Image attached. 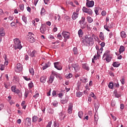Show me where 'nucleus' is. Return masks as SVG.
<instances>
[{
    "mask_svg": "<svg viewBox=\"0 0 127 127\" xmlns=\"http://www.w3.org/2000/svg\"><path fill=\"white\" fill-rule=\"evenodd\" d=\"M83 44L85 46H93L94 45V39L90 37L89 35H86L83 39Z\"/></svg>",
    "mask_w": 127,
    "mask_h": 127,
    "instance_id": "f257e3e1",
    "label": "nucleus"
},
{
    "mask_svg": "<svg viewBox=\"0 0 127 127\" xmlns=\"http://www.w3.org/2000/svg\"><path fill=\"white\" fill-rule=\"evenodd\" d=\"M14 45L13 46L15 50L16 49H21L22 48V46H21V42L19 40L18 38H15L14 39Z\"/></svg>",
    "mask_w": 127,
    "mask_h": 127,
    "instance_id": "f03ea898",
    "label": "nucleus"
},
{
    "mask_svg": "<svg viewBox=\"0 0 127 127\" xmlns=\"http://www.w3.org/2000/svg\"><path fill=\"white\" fill-rule=\"evenodd\" d=\"M28 33H29V35H28V40L31 43H33V42L35 41V39H34V38L33 37V36H34V34H33L32 32H29Z\"/></svg>",
    "mask_w": 127,
    "mask_h": 127,
    "instance_id": "7ed1b4c3",
    "label": "nucleus"
},
{
    "mask_svg": "<svg viewBox=\"0 0 127 127\" xmlns=\"http://www.w3.org/2000/svg\"><path fill=\"white\" fill-rule=\"evenodd\" d=\"M82 11L87 13L89 15H93V10L90 8H87L86 7H83L82 8Z\"/></svg>",
    "mask_w": 127,
    "mask_h": 127,
    "instance_id": "20e7f679",
    "label": "nucleus"
},
{
    "mask_svg": "<svg viewBox=\"0 0 127 127\" xmlns=\"http://www.w3.org/2000/svg\"><path fill=\"white\" fill-rule=\"evenodd\" d=\"M22 70V64H17L16 66L15 67V71L17 73L18 72H20V71Z\"/></svg>",
    "mask_w": 127,
    "mask_h": 127,
    "instance_id": "39448f33",
    "label": "nucleus"
},
{
    "mask_svg": "<svg viewBox=\"0 0 127 127\" xmlns=\"http://www.w3.org/2000/svg\"><path fill=\"white\" fill-rule=\"evenodd\" d=\"M54 67L56 68V69H57V70H62V66L60 65V62H56L54 63Z\"/></svg>",
    "mask_w": 127,
    "mask_h": 127,
    "instance_id": "423d86ee",
    "label": "nucleus"
},
{
    "mask_svg": "<svg viewBox=\"0 0 127 127\" xmlns=\"http://www.w3.org/2000/svg\"><path fill=\"white\" fill-rule=\"evenodd\" d=\"M26 127H29L31 126V119L28 118L26 119V121L25 123Z\"/></svg>",
    "mask_w": 127,
    "mask_h": 127,
    "instance_id": "0eeeda50",
    "label": "nucleus"
},
{
    "mask_svg": "<svg viewBox=\"0 0 127 127\" xmlns=\"http://www.w3.org/2000/svg\"><path fill=\"white\" fill-rule=\"evenodd\" d=\"M94 2L93 0L91 1H87L86 6L87 7H93L94 6Z\"/></svg>",
    "mask_w": 127,
    "mask_h": 127,
    "instance_id": "6e6552de",
    "label": "nucleus"
},
{
    "mask_svg": "<svg viewBox=\"0 0 127 127\" xmlns=\"http://www.w3.org/2000/svg\"><path fill=\"white\" fill-rule=\"evenodd\" d=\"M62 35L64 36V39H69V32L63 31L62 33Z\"/></svg>",
    "mask_w": 127,
    "mask_h": 127,
    "instance_id": "1a4fd4ad",
    "label": "nucleus"
},
{
    "mask_svg": "<svg viewBox=\"0 0 127 127\" xmlns=\"http://www.w3.org/2000/svg\"><path fill=\"white\" fill-rule=\"evenodd\" d=\"M72 68H74L75 72H78L80 70V66L77 64H72Z\"/></svg>",
    "mask_w": 127,
    "mask_h": 127,
    "instance_id": "9d476101",
    "label": "nucleus"
},
{
    "mask_svg": "<svg viewBox=\"0 0 127 127\" xmlns=\"http://www.w3.org/2000/svg\"><path fill=\"white\" fill-rule=\"evenodd\" d=\"M114 95H115V98H121L122 94L121 93H118V90L115 89L114 91Z\"/></svg>",
    "mask_w": 127,
    "mask_h": 127,
    "instance_id": "9b49d317",
    "label": "nucleus"
},
{
    "mask_svg": "<svg viewBox=\"0 0 127 127\" xmlns=\"http://www.w3.org/2000/svg\"><path fill=\"white\" fill-rule=\"evenodd\" d=\"M5 35V32L4 31V28L1 27L0 28V36L3 37Z\"/></svg>",
    "mask_w": 127,
    "mask_h": 127,
    "instance_id": "f8f14e48",
    "label": "nucleus"
},
{
    "mask_svg": "<svg viewBox=\"0 0 127 127\" xmlns=\"http://www.w3.org/2000/svg\"><path fill=\"white\" fill-rule=\"evenodd\" d=\"M68 101H69V97H68V96H66L64 99L61 101V104H67V103H68Z\"/></svg>",
    "mask_w": 127,
    "mask_h": 127,
    "instance_id": "ddd939ff",
    "label": "nucleus"
},
{
    "mask_svg": "<svg viewBox=\"0 0 127 127\" xmlns=\"http://www.w3.org/2000/svg\"><path fill=\"white\" fill-rule=\"evenodd\" d=\"M40 32H41L42 34H44L46 31V28L43 26H42L40 28Z\"/></svg>",
    "mask_w": 127,
    "mask_h": 127,
    "instance_id": "4468645a",
    "label": "nucleus"
},
{
    "mask_svg": "<svg viewBox=\"0 0 127 127\" xmlns=\"http://www.w3.org/2000/svg\"><path fill=\"white\" fill-rule=\"evenodd\" d=\"M78 14H79L78 13H76V12H74L73 13V14L72 15V18L73 20H75V19H76V18H78Z\"/></svg>",
    "mask_w": 127,
    "mask_h": 127,
    "instance_id": "2eb2a0df",
    "label": "nucleus"
},
{
    "mask_svg": "<svg viewBox=\"0 0 127 127\" xmlns=\"http://www.w3.org/2000/svg\"><path fill=\"white\" fill-rule=\"evenodd\" d=\"M47 78V77L43 76L40 78V80L41 82V83H45L46 82V79Z\"/></svg>",
    "mask_w": 127,
    "mask_h": 127,
    "instance_id": "dca6fc26",
    "label": "nucleus"
},
{
    "mask_svg": "<svg viewBox=\"0 0 127 127\" xmlns=\"http://www.w3.org/2000/svg\"><path fill=\"white\" fill-rule=\"evenodd\" d=\"M105 57L106 58L104 59H103L104 60H106L107 62H108V63L111 61L112 57H110V55L109 56H105Z\"/></svg>",
    "mask_w": 127,
    "mask_h": 127,
    "instance_id": "f3484780",
    "label": "nucleus"
},
{
    "mask_svg": "<svg viewBox=\"0 0 127 127\" xmlns=\"http://www.w3.org/2000/svg\"><path fill=\"white\" fill-rule=\"evenodd\" d=\"M80 81L82 83H87V82H88V78L83 77L82 78L80 79Z\"/></svg>",
    "mask_w": 127,
    "mask_h": 127,
    "instance_id": "a211bd4d",
    "label": "nucleus"
},
{
    "mask_svg": "<svg viewBox=\"0 0 127 127\" xmlns=\"http://www.w3.org/2000/svg\"><path fill=\"white\" fill-rule=\"evenodd\" d=\"M53 81H54V76H51L50 77V78L49 79L48 83H49L50 84H52Z\"/></svg>",
    "mask_w": 127,
    "mask_h": 127,
    "instance_id": "6ab92c4d",
    "label": "nucleus"
},
{
    "mask_svg": "<svg viewBox=\"0 0 127 127\" xmlns=\"http://www.w3.org/2000/svg\"><path fill=\"white\" fill-rule=\"evenodd\" d=\"M82 67L83 69L89 71V66H88V64H82Z\"/></svg>",
    "mask_w": 127,
    "mask_h": 127,
    "instance_id": "aec40b11",
    "label": "nucleus"
},
{
    "mask_svg": "<svg viewBox=\"0 0 127 127\" xmlns=\"http://www.w3.org/2000/svg\"><path fill=\"white\" fill-rule=\"evenodd\" d=\"M99 37L101 40H104V39H105V36L104 35V34L103 33V32H101L100 33Z\"/></svg>",
    "mask_w": 127,
    "mask_h": 127,
    "instance_id": "412c9836",
    "label": "nucleus"
},
{
    "mask_svg": "<svg viewBox=\"0 0 127 127\" xmlns=\"http://www.w3.org/2000/svg\"><path fill=\"white\" fill-rule=\"evenodd\" d=\"M94 107L95 108V110H98L100 107V103L98 102H95L94 103Z\"/></svg>",
    "mask_w": 127,
    "mask_h": 127,
    "instance_id": "4be33fe9",
    "label": "nucleus"
},
{
    "mask_svg": "<svg viewBox=\"0 0 127 127\" xmlns=\"http://www.w3.org/2000/svg\"><path fill=\"white\" fill-rule=\"evenodd\" d=\"M121 37L122 38H126L127 35L126 34V32H125V31H122L121 32Z\"/></svg>",
    "mask_w": 127,
    "mask_h": 127,
    "instance_id": "5701e85b",
    "label": "nucleus"
},
{
    "mask_svg": "<svg viewBox=\"0 0 127 127\" xmlns=\"http://www.w3.org/2000/svg\"><path fill=\"white\" fill-rule=\"evenodd\" d=\"M120 65H121V64L119 63H118L117 62H114L113 64V67H119V66H120Z\"/></svg>",
    "mask_w": 127,
    "mask_h": 127,
    "instance_id": "b1692460",
    "label": "nucleus"
},
{
    "mask_svg": "<svg viewBox=\"0 0 127 127\" xmlns=\"http://www.w3.org/2000/svg\"><path fill=\"white\" fill-rule=\"evenodd\" d=\"M109 53H110V51L107 50V51L105 52V53H104V54L103 55V59H104V58H105V57H106V56H109L110 54H109Z\"/></svg>",
    "mask_w": 127,
    "mask_h": 127,
    "instance_id": "393cba45",
    "label": "nucleus"
},
{
    "mask_svg": "<svg viewBox=\"0 0 127 127\" xmlns=\"http://www.w3.org/2000/svg\"><path fill=\"white\" fill-rule=\"evenodd\" d=\"M85 17L83 16L81 17V19L79 21V24H83L84 22H85Z\"/></svg>",
    "mask_w": 127,
    "mask_h": 127,
    "instance_id": "a878e982",
    "label": "nucleus"
},
{
    "mask_svg": "<svg viewBox=\"0 0 127 127\" xmlns=\"http://www.w3.org/2000/svg\"><path fill=\"white\" fill-rule=\"evenodd\" d=\"M125 51V47L124 46H120V49H119V52L120 53H122Z\"/></svg>",
    "mask_w": 127,
    "mask_h": 127,
    "instance_id": "bb28decb",
    "label": "nucleus"
},
{
    "mask_svg": "<svg viewBox=\"0 0 127 127\" xmlns=\"http://www.w3.org/2000/svg\"><path fill=\"white\" fill-rule=\"evenodd\" d=\"M37 120H38V118L36 116H34L32 118V122L33 123H36L37 122Z\"/></svg>",
    "mask_w": 127,
    "mask_h": 127,
    "instance_id": "cd10ccee",
    "label": "nucleus"
},
{
    "mask_svg": "<svg viewBox=\"0 0 127 127\" xmlns=\"http://www.w3.org/2000/svg\"><path fill=\"white\" fill-rule=\"evenodd\" d=\"M83 34V31L82 30V29H79L78 32V34L79 37H82Z\"/></svg>",
    "mask_w": 127,
    "mask_h": 127,
    "instance_id": "c85d7f7f",
    "label": "nucleus"
},
{
    "mask_svg": "<svg viewBox=\"0 0 127 127\" xmlns=\"http://www.w3.org/2000/svg\"><path fill=\"white\" fill-rule=\"evenodd\" d=\"M72 77H73V74H72L71 73H69L68 74H66L65 75L66 79H70V78H72Z\"/></svg>",
    "mask_w": 127,
    "mask_h": 127,
    "instance_id": "c756f323",
    "label": "nucleus"
},
{
    "mask_svg": "<svg viewBox=\"0 0 127 127\" xmlns=\"http://www.w3.org/2000/svg\"><path fill=\"white\" fill-rule=\"evenodd\" d=\"M108 87L110 89H113L114 88V83L113 82H111L108 84Z\"/></svg>",
    "mask_w": 127,
    "mask_h": 127,
    "instance_id": "7c9ffc66",
    "label": "nucleus"
},
{
    "mask_svg": "<svg viewBox=\"0 0 127 127\" xmlns=\"http://www.w3.org/2000/svg\"><path fill=\"white\" fill-rule=\"evenodd\" d=\"M87 20L89 22V23H91V22H93V19L90 16H88L87 17Z\"/></svg>",
    "mask_w": 127,
    "mask_h": 127,
    "instance_id": "2f4dec72",
    "label": "nucleus"
},
{
    "mask_svg": "<svg viewBox=\"0 0 127 127\" xmlns=\"http://www.w3.org/2000/svg\"><path fill=\"white\" fill-rule=\"evenodd\" d=\"M35 54H36V51H33L30 54L31 57H35Z\"/></svg>",
    "mask_w": 127,
    "mask_h": 127,
    "instance_id": "473e14b6",
    "label": "nucleus"
},
{
    "mask_svg": "<svg viewBox=\"0 0 127 127\" xmlns=\"http://www.w3.org/2000/svg\"><path fill=\"white\" fill-rule=\"evenodd\" d=\"M82 95H83V93L81 92H76V96L78 97V98H80V97H82Z\"/></svg>",
    "mask_w": 127,
    "mask_h": 127,
    "instance_id": "72a5a7b5",
    "label": "nucleus"
},
{
    "mask_svg": "<svg viewBox=\"0 0 127 127\" xmlns=\"http://www.w3.org/2000/svg\"><path fill=\"white\" fill-rule=\"evenodd\" d=\"M53 127H59V123L56 121H55L54 122Z\"/></svg>",
    "mask_w": 127,
    "mask_h": 127,
    "instance_id": "f704fd0d",
    "label": "nucleus"
},
{
    "mask_svg": "<svg viewBox=\"0 0 127 127\" xmlns=\"http://www.w3.org/2000/svg\"><path fill=\"white\" fill-rule=\"evenodd\" d=\"M29 72L32 75V76L34 75V70L33 69V68H31L29 69Z\"/></svg>",
    "mask_w": 127,
    "mask_h": 127,
    "instance_id": "c9c22d12",
    "label": "nucleus"
},
{
    "mask_svg": "<svg viewBox=\"0 0 127 127\" xmlns=\"http://www.w3.org/2000/svg\"><path fill=\"white\" fill-rule=\"evenodd\" d=\"M78 117L79 118H80V119H82V117H83V112L82 111H79L78 112Z\"/></svg>",
    "mask_w": 127,
    "mask_h": 127,
    "instance_id": "e433bc0d",
    "label": "nucleus"
},
{
    "mask_svg": "<svg viewBox=\"0 0 127 127\" xmlns=\"http://www.w3.org/2000/svg\"><path fill=\"white\" fill-rule=\"evenodd\" d=\"M11 90L12 92H13L14 93L15 92V90H16V86H13L11 87Z\"/></svg>",
    "mask_w": 127,
    "mask_h": 127,
    "instance_id": "4c0bfd02",
    "label": "nucleus"
},
{
    "mask_svg": "<svg viewBox=\"0 0 127 127\" xmlns=\"http://www.w3.org/2000/svg\"><path fill=\"white\" fill-rule=\"evenodd\" d=\"M73 51L74 52V54H78V50H77V48H73Z\"/></svg>",
    "mask_w": 127,
    "mask_h": 127,
    "instance_id": "58836bf2",
    "label": "nucleus"
},
{
    "mask_svg": "<svg viewBox=\"0 0 127 127\" xmlns=\"http://www.w3.org/2000/svg\"><path fill=\"white\" fill-rule=\"evenodd\" d=\"M22 19L23 21H24V22H25V23H26V22H27V20L26 17L23 16L22 17Z\"/></svg>",
    "mask_w": 127,
    "mask_h": 127,
    "instance_id": "ea45409f",
    "label": "nucleus"
},
{
    "mask_svg": "<svg viewBox=\"0 0 127 127\" xmlns=\"http://www.w3.org/2000/svg\"><path fill=\"white\" fill-rule=\"evenodd\" d=\"M90 96L92 98H94V100H96L97 99V97H96V96H95V94H94V93H93V92L90 93Z\"/></svg>",
    "mask_w": 127,
    "mask_h": 127,
    "instance_id": "a19ab883",
    "label": "nucleus"
},
{
    "mask_svg": "<svg viewBox=\"0 0 127 127\" xmlns=\"http://www.w3.org/2000/svg\"><path fill=\"white\" fill-rule=\"evenodd\" d=\"M19 7L21 10H23L24 9V5L23 4H20Z\"/></svg>",
    "mask_w": 127,
    "mask_h": 127,
    "instance_id": "79ce46f5",
    "label": "nucleus"
},
{
    "mask_svg": "<svg viewBox=\"0 0 127 127\" xmlns=\"http://www.w3.org/2000/svg\"><path fill=\"white\" fill-rule=\"evenodd\" d=\"M45 13V9H44V8L43 7L41 10V14L42 15V14H44Z\"/></svg>",
    "mask_w": 127,
    "mask_h": 127,
    "instance_id": "37998d69",
    "label": "nucleus"
},
{
    "mask_svg": "<svg viewBox=\"0 0 127 127\" xmlns=\"http://www.w3.org/2000/svg\"><path fill=\"white\" fill-rule=\"evenodd\" d=\"M68 109L73 110V103H70L68 105Z\"/></svg>",
    "mask_w": 127,
    "mask_h": 127,
    "instance_id": "c03bdc74",
    "label": "nucleus"
},
{
    "mask_svg": "<svg viewBox=\"0 0 127 127\" xmlns=\"http://www.w3.org/2000/svg\"><path fill=\"white\" fill-rule=\"evenodd\" d=\"M28 87L30 89L32 88L33 87V83L30 82L28 84Z\"/></svg>",
    "mask_w": 127,
    "mask_h": 127,
    "instance_id": "a18cd8bd",
    "label": "nucleus"
},
{
    "mask_svg": "<svg viewBox=\"0 0 127 127\" xmlns=\"http://www.w3.org/2000/svg\"><path fill=\"white\" fill-rule=\"evenodd\" d=\"M94 11L96 15H98V14H99V10H98V8H97V7H95Z\"/></svg>",
    "mask_w": 127,
    "mask_h": 127,
    "instance_id": "49530a36",
    "label": "nucleus"
},
{
    "mask_svg": "<svg viewBox=\"0 0 127 127\" xmlns=\"http://www.w3.org/2000/svg\"><path fill=\"white\" fill-rule=\"evenodd\" d=\"M58 37L60 40H62V36L61 35V34H58Z\"/></svg>",
    "mask_w": 127,
    "mask_h": 127,
    "instance_id": "de8ad7c7",
    "label": "nucleus"
},
{
    "mask_svg": "<svg viewBox=\"0 0 127 127\" xmlns=\"http://www.w3.org/2000/svg\"><path fill=\"white\" fill-rule=\"evenodd\" d=\"M120 109L121 110H124V109H125V105H124V104H121L120 105Z\"/></svg>",
    "mask_w": 127,
    "mask_h": 127,
    "instance_id": "09e8293b",
    "label": "nucleus"
},
{
    "mask_svg": "<svg viewBox=\"0 0 127 127\" xmlns=\"http://www.w3.org/2000/svg\"><path fill=\"white\" fill-rule=\"evenodd\" d=\"M52 125V122H49L48 123V124H47L46 127H51V125Z\"/></svg>",
    "mask_w": 127,
    "mask_h": 127,
    "instance_id": "8fccbe9b",
    "label": "nucleus"
},
{
    "mask_svg": "<svg viewBox=\"0 0 127 127\" xmlns=\"http://www.w3.org/2000/svg\"><path fill=\"white\" fill-rule=\"evenodd\" d=\"M101 14L103 16H105V15L107 14V12H106L105 11H102L101 12Z\"/></svg>",
    "mask_w": 127,
    "mask_h": 127,
    "instance_id": "3c124183",
    "label": "nucleus"
},
{
    "mask_svg": "<svg viewBox=\"0 0 127 127\" xmlns=\"http://www.w3.org/2000/svg\"><path fill=\"white\" fill-rule=\"evenodd\" d=\"M0 69L1 71H3V70H4V66L2 64H1Z\"/></svg>",
    "mask_w": 127,
    "mask_h": 127,
    "instance_id": "603ef678",
    "label": "nucleus"
},
{
    "mask_svg": "<svg viewBox=\"0 0 127 127\" xmlns=\"http://www.w3.org/2000/svg\"><path fill=\"white\" fill-rule=\"evenodd\" d=\"M122 85H125V78H122L120 80Z\"/></svg>",
    "mask_w": 127,
    "mask_h": 127,
    "instance_id": "864d4df0",
    "label": "nucleus"
},
{
    "mask_svg": "<svg viewBox=\"0 0 127 127\" xmlns=\"http://www.w3.org/2000/svg\"><path fill=\"white\" fill-rule=\"evenodd\" d=\"M57 72L55 71H54V70H53L52 71V75H53L54 76H57V73H56Z\"/></svg>",
    "mask_w": 127,
    "mask_h": 127,
    "instance_id": "5fc2aeb1",
    "label": "nucleus"
},
{
    "mask_svg": "<svg viewBox=\"0 0 127 127\" xmlns=\"http://www.w3.org/2000/svg\"><path fill=\"white\" fill-rule=\"evenodd\" d=\"M111 106H112V107H115V106H116V102L112 101Z\"/></svg>",
    "mask_w": 127,
    "mask_h": 127,
    "instance_id": "6e6d98bb",
    "label": "nucleus"
},
{
    "mask_svg": "<svg viewBox=\"0 0 127 127\" xmlns=\"http://www.w3.org/2000/svg\"><path fill=\"white\" fill-rule=\"evenodd\" d=\"M20 92V90L18 89H16V90H15V92L14 93H15L16 94H19V93Z\"/></svg>",
    "mask_w": 127,
    "mask_h": 127,
    "instance_id": "4d7b16f0",
    "label": "nucleus"
},
{
    "mask_svg": "<svg viewBox=\"0 0 127 127\" xmlns=\"http://www.w3.org/2000/svg\"><path fill=\"white\" fill-rule=\"evenodd\" d=\"M23 78L25 79V80H26V81L30 80V78H28L27 76H24Z\"/></svg>",
    "mask_w": 127,
    "mask_h": 127,
    "instance_id": "13d9d810",
    "label": "nucleus"
},
{
    "mask_svg": "<svg viewBox=\"0 0 127 127\" xmlns=\"http://www.w3.org/2000/svg\"><path fill=\"white\" fill-rule=\"evenodd\" d=\"M50 65H51V63H50L49 62L46 64V66H48V67H50Z\"/></svg>",
    "mask_w": 127,
    "mask_h": 127,
    "instance_id": "bf43d9fd",
    "label": "nucleus"
},
{
    "mask_svg": "<svg viewBox=\"0 0 127 127\" xmlns=\"http://www.w3.org/2000/svg\"><path fill=\"white\" fill-rule=\"evenodd\" d=\"M72 110H73V109H70L68 108V110H67L68 113V114H72Z\"/></svg>",
    "mask_w": 127,
    "mask_h": 127,
    "instance_id": "052dcab7",
    "label": "nucleus"
},
{
    "mask_svg": "<svg viewBox=\"0 0 127 127\" xmlns=\"http://www.w3.org/2000/svg\"><path fill=\"white\" fill-rule=\"evenodd\" d=\"M104 28H105V29H106V30H107V31H110V29H109V28H108V26L105 25V26H104Z\"/></svg>",
    "mask_w": 127,
    "mask_h": 127,
    "instance_id": "680f3d73",
    "label": "nucleus"
},
{
    "mask_svg": "<svg viewBox=\"0 0 127 127\" xmlns=\"http://www.w3.org/2000/svg\"><path fill=\"white\" fill-rule=\"evenodd\" d=\"M26 8L27 11H28L29 12H30L31 11V8H30V7H27Z\"/></svg>",
    "mask_w": 127,
    "mask_h": 127,
    "instance_id": "e2e57ef3",
    "label": "nucleus"
},
{
    "mask_svg": "<svg viewBox=\"0 0 127 127\" xmlns=\"http://www.w3.org/2000/svg\"><path fill=\"white\" fill-rule=\"evenodd\" d=\"M100 46H101V47H105V42H102L100 44Z\"/></svg>",
    "mask_w": 127,
    "mask_h": 127,
    "instance_id": "0e129e2a",
    "label": "nucleus"
},
{
    "mask_svg": "<svg viewBox=\"0 0 127 127\" xmlns=\"http://www.w3.org/2000/svg\"><path fill=\"white\" fill-rule=\"evenodd\" d=\"M13 16H9L8 17V19H9V20H13Z\"/></svg>",
    "mask_w": 127,
    "mask_h": 127,
    "instance_id": "69168bd1",
    "label": "nucleus"
},
{
    "mask_svg": "<svg viewBox=\"0 0 127 127\" xmlns=\"http://www.w3.org/2000/svg\"><path fill=\"white\" fill-rule=\"evenodd\" d=\"M39 96V94L36 93L35 95H33V98H38Z\"/></svg>",
    "mask_w": 127,
    "mask_h": 127,
    "instance_id": "338daca9",
    "label": "nucleus"
},
{
    "mask_svg": "<svg viewBox=\"0 0 127 127\" xmlns=\"http://www.w3.org/2000/svg\"><path fill=\"white\" fill-rule=\"evenodd\" d=\"M52 95H53V97H54L55 96H56V91L54 90L53 91Z\"/></svg>",
    "mask_w": 127,
    "mask_h": 127,
    "instance_id": "774afa93",
    "label": "nucleus"
}]
</instances>
